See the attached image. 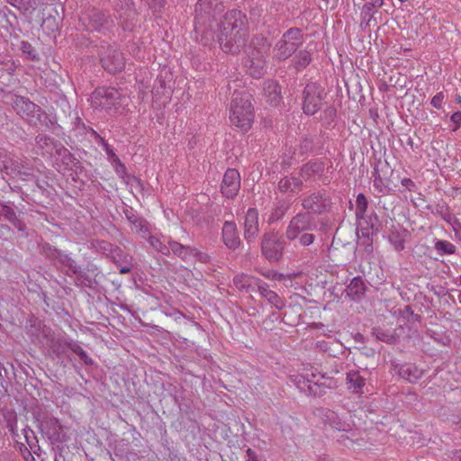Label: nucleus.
<instances>
[{
    "instance_id": "f257e3e1",
    "label": "nucleus",
    "mask_w": 461,
    "mask_h": 461,
    "mask_svg": "<svg viewBox=\"0 0 461 461\" xmlns=\"http://www.w3.org/2000/svg\"><path fill=\"white\" fill-rule=\"evenodd\" d=\"M249 35V22L240 10L228 11L219 24L218 42L221 49L230 54H238L246 46Z\"/></svg>"
},
{
    "instance_id": "f03ea898",
    "label": "nucleus",
    "mask_w": 461,
    "mask_h": 461,
    "mask_svg": "<svg viewBox=\"0 0 461 461\" xmlns=\"http://www.w3.org/2000/svg\"><path fill=\"white\" fill-rule=\"evenodd\" d=\"M251 95L249 93L241 92L233 94L230 108V120L233 125L247 131L250 129L254 111L251 104Z\"/></svg>"
},
{
    "instance_id": "7ed1b4c3",
    "label": "nucleus",
    "mask_w": 461,
    "mask_h": 461,
    "mask_svg": "<svg viewBox=\"0 0 461 461\" xmlns=\"http://www.w3.org/2000/svg\"><path fill=\"white\" fill-rule=\"evenodd\" d=\"M40 252L66 276H72L74 274L79 273V266L76 260L68 253L50 243L44 242L41 244Z\"/></svg>"
},
{
    "instance_id": "20e7f679",
    "label": "nucleus",
    "mask_w": 461,
    "mask_h": 461,
    "mask_svg": "<svg viewBox=\"0 0 461 461\" xmlns=\"http://www.w3.org/2000/svg\"><path fill=\"white\" fill-rule=\"evenodd\" d=\"M303 33L300 28H290L284 32L281 39L276 43L273 52L274 58L278 61H285L303 45Z\"/></svg>"
},
{
    "instance_id": "39448f33",
    "label": "nucleus",
    "mask_w": 461,
    "mask_h": 461,
    "mask_svg": "<svg viewBox=\"0 0 461 461\" xmlns=\"http://www.w3.org/2000/svg\"><path fill=\"white\" fill-rule=\"evenodd\" d=\"M35 419L41 430L47 436L51 444L65 443L69 439L68 428L50 413L35 412Z\"/></svg>"
},
{
    "instance_id": "423d86ee",
    "label": "nucleus",
    "mask_w": 461,
    "mask_h": 461,
    "mask_svg": "<svg viewBox=\"0 0 461 461\" xmlns=\"http://www.w3.org/2000/svg\"><path fill=\"white\" fill-rule=\"evenodd\" d=\"M285 240L278 231L270 230L261 237V255L270 263L279 262L284 256Z\"/></svg>"
},
{
    "instance_id": "0eeeda50",
    "label": "nucleus",
    "mask_w": 461,
    "mask_h": 461,
    "mask_svg": "<svg viewBox=\"0 0 461 461\" xmlns=\"http://www.w3.org/2000/svg\"><path fill=\"white\" fill-rule=\"evenodd\" d=\"M301 205L304 211L313 215H322L331 211L332 197L326 189H318L303 195Z\"/></svg>"
},
{
    "instance_id": "6e6552de",
    "label": "nucleus",
    "mask_w": 461,
    "mask_h": 461,
    "mask_svg": "<svg viewBox=\"0 0 461 461\" xmlns=\"http://www.w3.org/2000/svg\"><path fill=\"white\" fill-rule=\"evenodd\" d=\"M327 96L325 88L315 82L308 83L303 91V110L306 115H314L321 110Z\"/></svg>"
},
{
    "instance_id": "1a4fd4ad",
    "label": "nucleus",
    "mask_w": 461,
    "mask_h": 461,
    "mask_svg": "<svg viewBox=\"0 0 461 461\" xmlns=\"http://www.w3.org/2000/svg\"><path fill=\"white\" fill-rule=\"evenodd\" d=\"M100 62L104 70L116 74L125 68V58L119 50L110 44H101L98 49Z\"/></svg>"
},
{
    "instance_id": "9d476101",
    "label": "nucleus",
    "mask_w": 461,
    "mask_h": 461,
    "mask_svg": "<svg viewBox=\"0 0 461 461\" xmlns=\"http://www.w3.org/2000/svg\"><path fill=\"white\" fill-rule=\"evenodd\" d=\"M317 230V222L314 215L304 211L295 214L289 221L285 230V238L293 241L303 231H314Z\"/></svg>"
},
{
    "instance_id": "9b49d317",
    "label": "nucleus",
    "mask_w": 461,
    "mask_h": 461,
    "mask_svg": "<svg viewBox=\"0 0 461 461\" xmlns=\"http://www.w3.org/2000/svg\"><path fill=\"white\" fill-rule=\"evenodd\" d=\"M122 94L115 87L102 86L96 88L90 96L91 105L95 109L110 111L117 109Z\"/></svg>"
},
{
    "instance_id": "f8f14e48",
    "label": "nucleus",
    "mask_w": 461,
    "mask_h": 461,
    "mask_svg": "<svg viewBox=\"0 0 461 461\" xmlns=\"http://www.w3.org/2000/svg\"><path fill=\"white\" fill-rule=\"evenodd\" d=\"M80 21L88 32H101L103 29H107L113 23L107 13L95 8L85 12Z\"/></svg>"
},
{
    "instance_id": "ddd939ff",
    "label": "nucleus",
    "mask_w": 461,
    "mask_h": 461,
    "mask_svg": "<svg viewBox=\"0 0 461 461\" xmlns=\"http://www.w3.org/2000/svg\"><path fill=\"white\" fill-rule=\"evenodd\" d=\"M267 56L260 51L250 50L243 61L246 72L254 78L263 77L267 72Z\"/></svg>"
},
{
    "instance_id": "4468645a",
    "label": "nucleus",
    "mask_w": 461,
    "mask_h": 461,
    "mask_svg": "<svg viewBox=\"0 0 461 461\" xmlns=\"http://www.w3.org/2000/svg\"><path fill=\"white\" fill-rule=\"evenodd\" d=\"M240 188V176L237 169L228 168L223 175L221 192L227 199H233Z\"/></svg>"
},
{
    "instance_id": "2eb2a0df",
    "label": "nucleus",
    "mask_w": 461,
    "mask_h": 461,
    "mask_svg": "<svg viewBox=\"0 0 461 461\" xmlns=\"http://www.w3.org/2000/svg\"><path fill=\"white\" fill-rule=\"evenodd\" d=\"M25 122L30 126L41 131H53L56 124V121L50 118V115L39 105Z\"/></svg>"
},
{
    "instance_id": "dca6fc26",
    "label": "nucleus",
    "mask_w": 461,
    "mask_h": 461,
    "mask_svg": "<svg viewBox=\"0 0 461 461\" xmlns=\"http://www.w3.org/2000/svg\"><path fill=\"white\" fill-rule=\"evenodd\" d=\"M258 232V212L256 208H249L245 215L243 224L244 239L250 244L256 240Z\"/></svg>"
},
{
    "instance_id": "f3484780",
    "label": "nucleus",
    "mask_w": 461,
    "mask_h": 461,
    "mask_svg": "<svg viewBox=\"0 0 461 461\" xmlns=\"http://www.w3.org/2000/svg\"><path fill=\"white\" fill-rule=\"evenodd\" d=\"M25 330L32 341L48 339L51 332L50 328L47 327L42 321L34 315H31L27 319Z\"/></svg>"
},
{
    "instance_id": "a211bd4d",
    "label": "nucleus",
    "mask_w": 461,
    "mask_h": 461,
    "mask_svg": "<svg viewBox=\"0 0 461 461\" xmlns=\"http://www.w3.org/2000/svg\"><path fill=\"white\" fill-rule=\"evenodd\" d=\"M221 240L230 250L238 249L242 241L240 238L237 225L233 221H226L221 229Z\"/></svg>"
},
{
    "instance_id": "6ab92c4d",
    "label": "nucleus",
    "mask_w": 461,
    "mask_h": 461,
    "mask_svg": "<svg viewBox=\"0 0 461 461\" xmlns=\"http://www.w3.org/2000/svg\"><path fill=\"white\" fill-rule=\"evenodd\" d=\"M0 208L3 218L5 221L12 224L19 231L24 232L26 230L27 226L22 218L23 212L19 211L14 204L9 202H3V206Z\"/></svg>"
},
{
    "instance_id": "aec40b11",
    "label": "nucleus",
    "mask_w": 461,
    "mask_h": 461,
    "mask_svg": "<svg viewBox=\"0 0 461 461\" xmlns=\"http://www.w3.org/2000/svg\"><path fill=\"white\" fill-rule=\"evenodd\" d=\"M110 259L119 268L120 274L125 275L131 272L133 268V257L123 251L121 248L115 249Z\"/></svg>"
},
{
    "instance_id": "412c9836",
    "label": "nucleus",
    "mask_w": 461,
    "mask_h": 461,
    "mask_svg": "<svg viewBox=\"0 0 461 461\" xmlns=\"http://www.w3.org/2000/svg\"><path fill=\"white\" fill-rule=\"evenodd\" d=\"M394 370L397 372L399 376L411 384H415L424 375L422 369L419 368L414 364L410 363L395 365Z\"/></svg>"
},
{
    "instance_id": "4be33fe9",
    "label": "nucleus",
    "mask_w": 461,
    "mask_h": 461,
    "mask_svg": "<svg viewBox=\"0 0 461 461\" xmlns=\"http://www.w3.org/2000/svg\"><path fill=\"white\" fill-rule=\"evenodd\" d=\"M257 290L262 297L276 309L281 310L285 306V301L274 291L269 289L267 283L262 280H256Z\"/></svg>"
},
{
    "instance_id": "5701e85b",
    "label": "nucleus",
    "mask_w": 461,
    "mask_h": 461,
    "mask_svg": "<svg viewBox=\"0 0 461 461\" xmlns=\"http://www.w3.org/2000/svg\"><path fill=\"white\" fill-rule=\"evenodd\" d=\"M223 5L217 0H198L195 6L196 17L202 16L203 13L212 17L223 11Z\"/></svg>"
},
{
    "instance_id": "b1692460",
    "label": "nucleus",
    "mask_w": 461,
    "mask_h": 461,
    "mask_svg": "<svg viewBox=\"0 0 461 461\" xmlns=\"http://www.w3.org/2000/svg\"><path fill=\"white\" fill-rule=\"evenodd\" d=\"M263 92L267 102L273 106H277L282 100L281 86L275 80L269 79L265 81Z\"/></svg>"
},
{
    "instance_id": "393cba45",
    "label": "nucleus",
    "mask_w": 461,
    "mask_h": 461,
    "mask_svg": "<svg viewBox=\"0 0 461 461\" xmlns=\"http://www.w3.org/2000/svg\"><path fill=\"white\" fill-rule=\"evenodd\" d=\"M321 379H325V382H321L319 379L312 381L308 386V394L321 397L323 396L327 389H332L336 387V382L332 378L326 377L325 375H321Z\"/></svg>"
},
{
    "instance_id": "a878e982",
    "label": "nucleus",
    "mask_w": 461,
    "mask_h": 461,
    "mask_svg": "<svg viewBox=\"0 0 461 461\" xmlns=\"http://www.w3.org/2000/svg\"><path fill=\"white\" fill-rule=\"evenodd\" d=\"M38 104L24 96L17 95L14 100V109L24 121L34 112Z\"/></svg>"
},
{
    "instance_id": "bb28decb",
    "label": "nucleus",
    "mask_w": 461,
    "mask_h": 461,
    "mask_svg": "<svg viewBox=\"0 0 461 461\" xmlns=\"http://www.w3.org/2000/svg\"><path fill=\"white\" fill-rule=\"evenodd\" d=\"M366 285L361 276H355L347 285V295L353 301H359L365 295Z\"/></svg>"
},
{
    "instance_id": "cd10ccee",
    "label": "nucleus",
    "mask_w": 461,
    "mask_h": 461,
    "mask_svg": "<svg viewBox=\"0 0 461 461\" xmlns=\"http://www.w3.org/2000/svg\"><path fill=\"white\" fill-rule=\"evenodd\" d=\"M321 419L325 424L330 425L339 431H347L349 429V424L343 421L337 412L330 409L322 411Z\"/></svg>"
},
{
    "instance_id": "c85d7f7f",
    "label": "nucleus",
    "mask_w": 461,
    "mask_h": 461,
    "mask_svg": "<svg viewBox=\"0 0 461 461\" xmlns=\"http://www.w3.org/2000/svg\"><path fill=\"white\" fill-rule=\"evenodd\" d=\"M256 280L258 279L246 274H240L233 277V285L239 291L249 294L256 291Z\"/></svg>"
},
{
    "instance_id": "c756f323",
    "label": "nucleus",
    "mask_w": 461,
    "mask_h": 461,
    "mask_svg": "<svg viewBox=\"0 0 461 461\" xmlns=\"http://www.w3.org/2000/svg\"><path fill=\"white\" fill-rule=\"evenodd\" d=\"M325 164L321 160L313 159L304 164L300 170V175L304 179H310L314 176H321L324 172Z\"/></svg>"
},
{
    "instance_id": "7c9ffc66",
    "label": "nucleus",
    "mask_w": 461,
    "mask_h": 461,
    "mask_svg": "<svg viewBox=\"0 0 461 461\" xmlns=\"http://www.w3.org/2000/svg\"><path fill=\"white\" fill-rule=\"evenodd\" d=\"M303 181L295 176H284L278 182V190L281 193H298L303 188Z\"/></svg>"
},
{
    "instance_id": "2f4dec72",
    "label": "nucleus",
    "mask_w": 461,
    "mask_h": 461,
    "mask_svg": "<svg viewBox=\"0 0 461 461\" xmlns=\"http://www.w3.org/2000/svg\"><path fill=\"white\" fill-rule=\"evenodd\" d=\"M371 334L377 340L383 341L386 344L394 345L399 341V335L394 330L374 327L372 328Z\"/></svg>"
},
{
    "instance_id": "473e14b6",
    "label": "nucleus",
    "mask_w": 461,
    "mask_h": 461,
    "mask_svg": "<svg viewBox=\"0 0 461 461\" xmlns=\"http://www.w3.org/2000/svg\"><path fill=\"white\" fill-rule=\"evenodd\" d=\"M346 381L348 389L356 393H363V387L366 385V378L360 375L359 371H348L347 373Z\"/></svg>"
},
{
    "instance_id": "72a5a7b5",
    "label": "nucleus",
    "mask_w": 461,
    "mask_h": 461,
    "mask_svg": "<svg viewBox=\"0 0 461 461\" xmlns=\"http://www.w3.org/2000/svg\"><path fill=\"white\" fill-rule=\"evenodd\" d=\"M35 143L38 149L42 150V154H52L53 150L57 151V145L60 142L55 139L40 133L35 137Z\"/></svg>"
},
{
    "instance_id": "f704fd0d",
    "label": "nucleus",
    "mask_w": 461,
    "mask_h": 461,
    "mask_svg": "<svg viewBox=\"0 0 461 461\" xmlns=\"http://www.w3.org/2000/svg\"><path fill=\"white\" fill-rule=\"evenodd\" d=\"M168 249L169 253L172 252L175 256L180 258L184 261H188L192 258V252L194 251L193 247L182 245L181 243L169 239Z\"/></svg>"
},
{
    "instance_id": "c9c22d12",
    "label": "nucleus",
    "mask_w": 461,
    "mask_h": 461,
    "mask_svg": "<svg viewBox=\"0 0 461 461\" xmlns=\"http://www.w3.org/2000/svg\"><path fill=\"white\" fill-rule=\"evenodd\" d=\"M124 214L129 222L133 225L138 231L143 234L149 232V230L146 226V221L137 215L131 208L125 210Z\"/></svg>"
},
{
    "instance_id": "e433bc0d",
    "label": "nucleus",
    "mask_w": 461,
    "mask_h": 461,
    "mask_svg": "<svg viewBox=\"0 0 461 461\" xmlns=\"http://www.w3.org/2000/svg\"><path fill=\"white\" fill-rule=\"evenodd\" d=\"M56 154L61 158L63 164L66 166L77 167L80 165L79 160L61 143L57 145Z\"/></svg>"
},
{
    "instance_id": "4c0bfd02",
    "label": "nucleus",
    "mask_w": 461,
    "mask_h": 461,
    "mask_svg": "<svg viewBox=\"0 0 461 461\" xmlns=\"http://www.w3.org/2000/svg\"><path fill=\"white\" fill-rule=\"evenodd\" d=\"M68 344L69 341L66 340L65 339H51L50 341V348L54 355L59 357L66 354L68 349Z\"/></svg>"
},
{
    "instance_id": "58836bf2",
    "label": "nucleus",
    "mask_w": 461,
    "mask_h": 461,
    "mask_svg": "<svg viewBox=\"0 0 461 461\" xmlns=\"http://www.w3.org/2000/svg\"><path fill=\"white\" fill-rule=\"evenodd\" d=\"M312 61V55L308 50H300L293 59L297 71L305 68Z\"/></svg>"
},
{
    "instance_id": "ea45409f",
    "label": "nucleus",
    "mask_w": 461,
    "mask_h": 461,
    "mask_svg": "<svg viewBox=\"0 0 461 461\" xmlns=\"http://www.w3.org/2000/svg\"><path fill=\"white\" fill-rule=\"evenodd\" d=\"M376 10L365 4L361 10V23L360 26L363 30H366L367 27H371V20H374L375 14Z\"/></svg>"
},
{
    "instance_id": "a19ab883",
    "label": "nucleus",
    "mask_w": 461,
    "mask_h": 461,
    "mask_svg": "<svg viewBox=\"0 0 461 461\" xmlns=\"http://www.w3.org/2000/svg\"><path fill=\"white\" fill-rule=\"evenodd\" d=\"M251 44L253 47L251 50H258L263 54H267L271 47V44L267 39L261 35L255 36L252 39Z\"/></svg>"
},
{
    "instance_id": "79ce46f5",
    "label": "nucleus",
    "mask_w": 461,
    "mask_h": 461,
    "mask_svg": "<svg viewBox=\"0 0 461 461\" xmlns=\"http://www.w3.org/2000/svg\"><path fill=\"white\" fill-rule=\"evenodd\" d=\"M368 201L364 194H358L356 200V217L357 219H365L367 210Z\"/></svg>"
},
{
    "instance_id": "37998d69",
    "label": "nucleus",
    "mask_w": 461,
    "mask_h": 461,
    "mask_svg": "<svg viewBox=\"0 0 461 461\" xmlns=\"http://www.w3.org/2000/svg\"><path fill=\"white\" fill-rule=\"evenodd\" d=\"M76 276V285L82 287H92L94 284V278L85 271L81 270L79 267V273L74 274Z\"/></svg>"
},
{
    "instance_id": "c03bdc74",
    "label": "nucleus",
    "mask_w": 461,
    "mask_h": 461,
    "mask_svg": "<svg viewBox=\"0 0 461 461\" xmlns=\"http://www.w3.org/2000/svg\"><path fill=\"white\" fill-rule=\"evenodd\" d=\"M313 150V139L309 136H304L302 138L296 151L299 155L303 156Z\"/></svg>"
},
{
    "instance_id": "a18cd8bd",
    "label": "nucleus",
    "mask_w": 461,
    "mask_h": 461,
    "mask_svg": "<svg viewBox=\"0 0 461 461\" xmlns=\"http://www.w3.org/2000/svg\"><path fill=\"white\" fill-rule=\"evenodd\" d=\"M289 209V205L285 201H279L274 208L270 221H275L282 219Z\"/></svg>"
},
{
    "instance_id": "49530a36",
    "label": "nucleus",
    "mask_w": 461,
    "mask_h": 461,
    "mask_svg": "<svg viewBox=\"0 0 461 461\" xmlns=\"http://www.w3.org/2000/svg\"><path fill=\"white\" fill-rule=\"evenodd\" d=\"M435 249L440 255H452L456 251V246L447 240H438Z\"/></svg>"
},
{
    "instance_id": "de8ad7c7",
    "label": "nucleus",
    "mask_w": 461,
    "mask_h": 461,
    "mask_svg": "<svg viewBox=\"0 0 461 461\" xmlns=\"http://www.w3.org/2000/svg\"><path fill=\"white\" fill-rule=\"evenodd\" d=\"M22 52L26 55V58L32 61H39L40 56L36 50L28 41H23L20 47Z\"/></svg>"
},
{
    "instance_id": "09e8293b",
    "label": "nucleus",
    "mask_w": 461,
    "mask_h": 461,
    "mask_svg": "<svg viewBox=\"0 0 461 461\" xmlns=\"http://www.w3.org/2000/svg\"><path fill=\"white\" fill-rule=\"evenodd\" d=\"M337 116V110L333 105H327L321 113L320 119L327 125H330Z\"/></svg>"
},
{
    "instance_id": "8fccbe9b",
    "label": "nucleus",
    "mask_w": 461,
    "mask_h": 461,
    "mask_svg": "<svg viewBox=\"0 0 461 461\" xmlns=\"http://www.w3.org/2000/svg\"><path fill=\"white\" fill-rule=\"evenodd\" d=\"M92 135V137L95 139V140L100 144L104 150L105 151V153L107 154V156L109 158L113 157L115 155L113 149H112V147L107 143V141L103 138L101 137L94 129L92 128H89L88 130Z\"/></svg>"
},
{
    "instance_id": "3c124183",
    "label": "nucleus",
    "mask_w": 461,
    "mask_h": 461,
    "mask_svg": "<svg viewBox=\"0 0 461 461\" xmlns=\"http://www.w3.org/2000/svg\"><path fill=\"white\" fill-rule=\"evenodd\" d=\"M148 241L149 245L155 249L157 251L160 252L161 254L165 256L169 255V249H168V243L164 244L162 241H160L159 239H158L155 236L150 235L148 239Z\"/></svg>"
},
{
    "instance_id": "603ef678",
    "label": "nucleus",
    "mask_w": 461,
    "mask_h": 461,
    "mask_svg": "<svg viewBox=\"0 0 461 461\" xmlns=\"http://www.w3.org/2000/svg\"><path fill=\"white\" fill-rule=\"evenodd\" d=\"M316 377V375L312 373L311 377H304L303 375H298L295 378L296 386L303 392H308L309 384H312L313 379Z\"/></svg>"
},
{
    "instance_id": "864d4df0",
    "label": "nucleus",
    "mask_w": 461,
    "mask_h": 461,
    "mask_svg": "<svg viewBox=\"0 0 461 461\" xmlns=\"http://www.w3.org/2000/svg\"><path fill=\"white\" fill-rule=\"evenodd\" d=\"M312 231H303L297 237L299 244L303 247H308L315 241V235Z\"/></svg>"
},
{
    "instance_id": "5fc2aeb1",
    "label": "nucleus",
    "mask_w": 461,
    "mask_h": 461,
    "mask_svg": "<svg viewBox=\"0 0 461 461\" xmlns=\"http://www.w3.org/2000/svg\"><path fill=\"white\" fill-rule=\"evenodd\" d=\"M390 243L393 246L397 251H402L405 248V241L399 233H393L389 237Z\"/></svg>"
},
{
    "instance_id": "6e6d98bb",
    "label": "nucleus",
    "mask_w": 461,
    "mask_h": 461,
    "mask_svg": "<svg viewBox=\"0 0 461 461\" xmlns=\"http://www.w3.org/2000/svg\"><path fill=\"white\" fill-rule=\"evenodd\" d=\"M98 249L110 258L113 255V252H115L114 250L119 249L120 247L103 240L99 243Z\"/></svg>"
},
{
    "instance_id": "4d7b16f0",
    "label": "nucleus",
    "mask_w": 461,
    "mask_h": 461,
    "mask_svg": "<svg viewBox=\"0 0 461 461\" xmlns=\"http://www.w3.org/2000/svg\"><path fill=\"white\" fill-rule=\"evenodd\" d=\"M113 160V163L115 165V172L118 176L123 177L126 175V167L120 160L119 157L115 154L114 156L110 158Z\"/></svg>"
},
{
    "instance_id": "13d9d810",
    "label": "nucleus",
    "mask_w": 461,
    "mask_h": 461,
    "mask_svg": "<svg viewBox=\"0 0 461 461\" xmlns=\"http://www.w3.org/2000/svg\"><path fill=\"white\" fill-rule=\"evenodd\" d=\"M193 258L202 263H209L211 261V257L206 252L200 251L196 248H194V251L192 252V258Z\"/></svg>"
},
{
    "instance_id": "bf43d9fd",
    "label": "nucleus",
    "mask_w": 461,
    "mask_h": 461,
    "mask_svg": "<svg viewBox=\"0 0 461 461\" xmlns=\"http://www.w3.org/2000/svg\"><path fill=\"white\" fill-rule=\"evenodd\" d=\"M357 245L359 247H362L367 254H371L373 252V239L372 238L367 237L366 239H359L357 240Z\"/></svg>"
},
{
    "instance_id": "052dcab7",
    "label": "nucleus",
    "mask_w": 461,
    "mask_h": 461,
    "mask_svg": "<svg viewBox=\"0 0 461 461\" xmlns=\"http://www.w3.org/2000/svg\"><path fill=\"white\" fill-rule=\"evenodd\" d=\"M378 216L376 213H373L369 216V219L367 221V227L371 229V230H374L375 232H379V227L380 224L378 223Z\"/></svg>"
},
{
    "instance_id": "680f3d73",
    "label": "nucleus",
    "mask_w": 461,
    "mask_h": 461,
    "mask_svg": "<svg viewBox=\"0 0 461 461\" xmlns=\"http://www.w3.org/2000/svg\"><path fill=\"white\" fill-rule=\"evenodd\" d=\"M444 100V94L442 92L437 93L431 99V105L437 109H440Z\"/></svg>"
},
{
    "instance_id": "e2e57ef3",
    "label": "nucleus",
    "mask_w": 461,
    "mask_h": 461,
    "mask_svg": "<svg viewBox=\"0 0 461 461\" xmlns=\"http://www.w3.org/2000/svg\"><path fill=\"white\" fill-rule=\"evenodd\" d=\"M360 233L357 231V238L358 240L359 239H366L367 237L368 238H372V236L374 234H376L377 232H375L374 230H371V229L369 227H366V228H362L360 230Z\"/></svg>"
},
{
    "instance_id": "0e129e2a",
    "label": "nucleus",
    "mask_w": 461,
    "mask_h": 461,
    "mask_svg": "<svg viewBox=\"0 0 461 461\" xmlns=\"http://www.w3.org/2000/svg\"><path fill=\"white\" fill-rule=\"evenodd\" d=\"M450 120L456 125L455 128L453 129V131H456L457 129H459L460 125H461V112L460 111L455 112L451 115Z\"/></svg>"
},
{
    "instance_id": "69168bd1",
    "label": "nucleus",
    "mask_w": 461,
    "mask_h": 461,
    "mask_svg": "<svg viewBox=\"0 0 461 461\" xmlns=\"http://www.w3.org/2000/svg\"><path fill=\"white\" fill-rule=\"evenodd\" d=\"M402 186H404L409 191H415L416 185L411 178H402L401 181Z\"/></svg>"
},
{
    "instance_id": "338daca9",
    "label": "nucleus",
    "mask_w": 461,
    "mask_h": 461,
    "mask_svg": "<svg viewBox=\"0 0 461 461\" xmlns=\"http://www.w3.org/2000/svg\"><path fill=\"white\" fill-rule=\"evenodd\" d=\"M246 461H260V460L258 459V456L257 455V453L253 449L249 447L246 450Z\"/></svg>"
},
{
    "instance_id": "774afa93",
    "label": "nucleus",
    "mask_w": 461,
    "mask_h": 461,
    "mask_svg": "<svg viewBox=\"0 0 461 461\" xmlns=\"http://www.w3.org/2000/svg\"><path fill=\"white\" fill-rule=\"evenodd\" d=\"M448 456L452 461H461V449L452 450Z\"/></svg>"
}]
</instances>
